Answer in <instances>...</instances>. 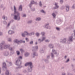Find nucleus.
I'll use <instances>...</instances> for the list:
<instances>
[{"instance_id": "f257e3e1", "label": "nucleus", "mask_w": 75, "mask_h": 75, "mask_svg": "<svg viewBox=\"0 0 75 75\" xmlns=\"http://www.w3.org/2000/svg\"><path fill=\"white\" fill-rule=\"evenodd\" d=\"M13 9L14 13L11 14V16H13V19L15 20L20 21V13L17 11V8L15 6H13Z\"/></svg>"}, {"instance_id": "f03ea898", "label": "nucleus", "mask_w": 75, "mask_h": 75, "mask_svg": "<svg viewBox=\"0 0 75 75\" xmlns=\"http://www.w3.org/2000/svg\"><path fill=\"white\" fill-rule=\"evenodd\" d=\"M5 44H6V42L5 41H2L0 44V49L1 50L8 48L10 47V45H5Z\"/></svg>"}, {"instance_id": "7ed1b4c3", "label": "nucleus", "mask_w": 75, "mask_h": 75, "mask_svg": "<svg viewBox=\"0 0 75 75\" xmlns=\"http://www.w3.org/2000/svg\"><path fill=\"white\" fill-rule=\"evenodd\" d=\"M28 65H29L28 67V72H31L33 71L32 69L33 68V66L32 62H28Z\"/></svg>"}, {"instance_id": "20e7f679", "label": "nucleus", "mask_w": 75, "mask_h": 75, "mask_svg": "<svg viewBox=\"0 0 75 75\" xmlns=\"http://www.w3.org/2000/svg\"><path fill=\"white\" fill-rule=\"evenodd\" d=\"M46 40V37L45 36H42L41 38H39L38 39V41L40 42V43H41L42 42H43L44 41H45Z\"/></svg>"}, {"instance_id": "39448f33", "label": "nucleus", "mask_w": 75, "mask_h": 75, "mask_svg": "<svg viewBox=\"0 0 75 75\" xmlns=\"http://www.w3.org/2000/svg\"><path fill=\"white\" fill-rule=\"evenodd\" d=\"M29 33L26 31H25L23 32V33H22L21 34V35L23 37H25V35L27 36H29Z\"/></svg>"}, {"instance_id": "423d86ee", "label": "nucleus", "mask_w": 75, "mask_h": 75, "mask_svg": "<svg viewBox=\"0 0 75 75\" xmlns=\"http://www.w3.org/2000/svg\"><path fill=\"white\" fill-rule=\"evenodd\" d=\"M22 64V62L19 59H17L15 63V64L16 65H18L20 67Z\"/></svg>"}, {"instance_id": "0eeeda50", "label": "nucleus", "mask_w": 75, "mask_h": 75, "mask_svg": "<svg viewBox=\"0 0 75 75\" xmlns=\"http://www.w3.org/2000/svg\"><path fill=\"white\" fill-rule=\"evenodd\" d=\"M15 43H16L18 44H19L20 43H21L23 42V40H19L18 39H16L13 41Z\"/></svg>"}, {"instance_id": "6e6552de", "label": "nucleus", "mask_w": 75, "mask_h": 75, "mask_svg": "<svg viewBox=\"0 0 75 75\" xmlns=\"http://www.w3.org/2000/svg\"><path fill=\"white\" fill-rule=\"evenodd\" d=\"M50 24L49 23H46L45 25V26H44V27L45 28H46V29H49V30L50 29L51 27V26L49 25Z\"/></svg>"}, {"instance_id": "1a4fd4ad", "label": "nucleus", "mask_w": 75, "mask_h": 75, "mask_svg": "<svg viewBox=\"0 0 75 75\" xmlns=\"http://www.w3.org/2000/svg\"><path fill=\"white\" fill-rule=\"evenodd\" d=\"M67 38H64L63 39H60V42L61 43H63V44H65L67 42Z\"/></svg>"}, {"instance_id": "9d476101", "label": "nucleus", "mask_w": 75, "mask_h": 75, "mask_svg": "<svg viewBox=\"0 0 75 75\" xmlns=\"http://www.w3.org/2000/svg\"><path fill=\"white\" fill-rule=\"evenodd\" d=\"M8 33L9 35H13L15 33V32L12 30H9L8 31Z\"/></svg>"}, {"instance_id": "9b49d317", "label": "nucleus", "mask_w": 75, "mask_h": 75, "mask_svg": "<svg viewBox=\"0 0 75 75\" xmlns=\"http://www.w3.org/2000/svg\"><path fill=\"white\" fill-rule=\"evenodd\" d=\"M38 49V46H36L35 47H32V52H34L35 51V50H37Z\"/></svg>"}, {"instance_id": "f8f14e48", "label": "nucleus", "mask_w": 75, "mask_h": 75, "mask_svg": "<svg viewBox=\"0 0 75 75\" xmlns=\"http://www.w3.org/2000/svg\"><path fill=\"white\" fill-rule=\"evenodd\" d=\"M73 36H70L69 37L68 39V40L69 42H72L73 41Z\"/></svg>"}, {"instance_id": "ddd939ff", "label": "nucleus", "mask_w": 75, "mask_h": 75, "mask_svg": "<svg viewBox=\"0 0 75 75\" xmlns=\"http://www.w3.org/2000/svg\"><path fill=\"white\" fill-rule=\"evenodd\" d=\"M58 4V3H55L54 4L55 6L53 8V9H58L59 7V6Z\"/></svg>"}, {"instance_id": "4468645a", "label": "nucleus", "mask_w": 75, "mask_h": 75, "mask_svg": "<svg viewBox=\"0 0 75 75\" xmlns=\"http://www.w3.org/2000/svg\"><path fill=\"white\" fill-rule=\"evenodd\" d=\"M52 53L53 54H55L57 56H58V55H59V53L57 52V51L54 49L52 50Z\"/></svg>"}, {"instance_id": "2eb2a0df", "label": "nucleus", "mask_w": 75, "mask_h": 75, "mask_svg": "<svg viewBox=\"0 0 75 75\" xmlns=\"http://www.w3.org/2000/svg\"><path fill=\"white\" fill-rule=\"evenodd\" d=\"M33 53L32 54V58H34L35 56H37L38 55V54H37V53L36 52H35V51L33 52Z\"/></svg>"}, {"instance_id": "dca6fc26", "label": "nucleus", "mask_w": 75, "mask_h": 75, "mask_svg": "<svg viewBox=\"0 0 75 75\" xmlns=\"http://www.w3.org/2000/svg\"><path fill=\"white\" fill-rule=\"evenodd\" d=\"M18 10L19 11H23V5L21 4L19 6Z\"/></svg>"}, {"instance_id": "f3484780", "label": "nucleus", "mask_w": 75, "mask_h": 75, "mask_svg": "<svg viewBox=\"0 0 75 75\" xmlns=\"http://www.w3.org/2000/svg\"><path fill=\"white\" fill-rule=\"evenodd\" d=\"M2 69H6L7 68V65H6V63L4 62L2 63Z\"/></svg>"}, {"instance_id": "a211bd4d", "label": "nucleus", "mask_w": 75, "mask_h": 75, "mask_svg": "<svg viewBox=\"0 0 75 75\" xmlns=\"http://www.w3.org/2000/svg\"><path fill=\"white\" fill-rule=\"evenodd\" d=\"M66 11L67 12L69 11V6L68 5H65Z\"/></svg>"}, {"instance_id": "6ab92c4d", "label": "nucleus", "mask_w": 75, "mask_h": 75, "mask_svg": "<svg viewBox=\"0 0 75 75\" xmlns=\"http://www.w3.org/2000/svg\"><path fill=\"white\" fill-rule=\"evenodd\" d=\"M48 46L50 48H54V44L52 43L49 44Z\"/></svg>"}, {"instance_id": "aec40b11", "label": "nucleus", "mask_w": 75, "mask_h": 75, "mask_svg": "<svg viewBox=\"0 0 75 75\" xmlns=\"http://www.w3.org/2000/svg\"><path fill=\"white\" fill-rule=\"evenodd\" d=\"M8 55H9V52L8 51L5 52L4 53V55L6 57L8 56Z\"/></svg>"}, {"instance_id": "412c9836", "label": "nucleus", "mask_w": 75, "mask_h": 75, "mask_svg": "<svg viewBox=\"0 0 75 75\" xmlns=\"http://www.w3.org/2000/svg\"><path fill=\"white\" fill-rule=\"evenodd\" d=\"M30 53L28 52H26L25 53L24 55L25 57H28L30 55Z\"/></svg>"}, {"instance_id": "4be33fe9", "label": "nucleus", "mask_w": 75, "mask_h": 75, "mask_svg": "<svg viewBox=\"0 0 75 75\" xmlns=\"http://www.w3.org/2000/svg\"><path fill=\"white\" fill-rule=\"evenodd\" d=\"M38 5L39 7H42V6H43V5L42 3V1H40L38 3Z\"/></svg>"}, {"instance_id": "5701e85b", "label": "nucleus", "mask_w": 75, "mask_h": 75, "mask_svg": "<svg viewBox=\"0 0 75 75\" xmlns=\"http://www.w3.org/2000/svg\"><path fill=\"white\" fill-rule=\"evenodd\" d=\"M40 54H42L44 52V50L43 48L40 49Z\"/></svg>"}, {"instance_id": "b1692460", "label": "nucleus", "mask_w": 75, "mask_h": 75, "mask_svg": "<svg viewBox=\"0 0 75 75\" xmlns=\"http://www.w3.org/2000/svg\"><path fill=\"white\" fill-rule=\"evenodd\" d=\"M36 21H41V18L40 17H37L35 19Z\"/></svg>"}, {"instance_id": "393cba45", "label": "nucleus", "mask_w": 75, "mask_h": 75, "mask_svg": "<svg viewBox=\"0 0 75 75\" xmlns=\"http://www.w3.org/2000/svg\"><path fill=\"white\" fill-rule=\"evenodd\" d=\"M21 16L23 18H25L27 17V14L25 13H22L21 14Z\"/></svg>"}, {"instance_id": "a878e982", "label": "nucleus", "mask_w": 75, "mask_h": 75, "mask_svg": "<svg viewBox=\"0 0 75 75\" xmlns=\"http://www.w3.org/2000/svg\"><path fill=\"white\" fill-rule=\"evenodd\" d=\"M35 35L37 37H39L40 36V33L39 32H36L35 34Z\"/></svg>"}, {"instance_id": "bb28decb", "label": "nucleus", "mask_w": 75, "mask_h": 75, "mask_svg": "<svg viewBox=\"0 0 75 75\" xmlns=\"http://www.w3.org/2000/svg\"><path fill=\"white\" fill-rule=\"evenodd\" d=\"M22 67V66H21L20 67H16L15 68V69L16 70V71H18V69H20V68H21V67Z\"/></svg>"}, {"instance_id": "cd10ccee", "label": "nucleus", "mask_w": 75, "mask_h": 75, "mask_svg": "<svg viewBox=\"0 0 75 75\" xmlns=\"http://www.w3.org/2000/svg\"><path fill=\"white\" fill-rule=\"evenodd\" d=\"M34 34H35V33L34 32H32L30 33H29V36L32 35H34Z\"/></svg>"}, {"instance_id": "c85d7f7f", "label": "nucleus", "mask_w": 75, "mask_h": 75, "mask_svg": "<svg viewBox=\"0 0 75 75\" xmlns=\"http://www.w3.org/2000/svg\"><path fill=\"white\" fill-rule=\"evenodd\" d=\"M7 41L8 42H12V38H9L7 39Z\"/></svg>"}, {"instance_id": "c756f323", "label": "nucleus", "mask_w": 75, "mask_h": 75, "mask_svg": "<svg viewBox=\"0 0 75 75\" xmlns=\"http://www.w3.org/2000/svg\"><path fill=\"white\" fill-rule=\"evenodd\" d=\"M2 18L4 20H7V17L5 16H3Z\"/></svg>"}, {"instance_id": "7c9ffc66", "label": "nucleus", "mask_w": 75, "mask_h": 75, "mask_svg": "<svg viewBox=\"0 0 75 75\" xmlns=\"http://www.w3.org/2000/svg\"><path fill=\"white\" fill-rule=\"evenodd\" d=\"M52 15L54 18H55V17H56V14H55V13H53Z\"/></svg>"}, {"instance_id": "2f4dec72", "label": "nucleus", "mask_w": 75, "mask_h": 75, "mask_svg": "<svg viewBox=\"0 0 75 75\" xmlns=\"http://www.w3.org/2000/svg\"><path fill=\"white\" fill-rule=\"evenodd\" d=\"M20 51H21V53H23L24 52V50L23 48H20L19 49Z\"/></svg>"}, {"instance_id": "473e14b6", "label": "nucleus", "mask_w": 75, "mask_h": 75, "mask_svg": "<svg viewBox=\"0 0 75 75\" xmlns=\"http://www.w3.org/2000/svg\"><path fill=\"white\" fill-rule=\"evenodd\" d=\"M55 29L56 30H57V31H60V28H59V27H56L55 28Z\"/></svg>"}, {"instance_id": "72a5a7b5", "label": "nucleus", "mask_w": 75, "mask_h": 75, "mask_svg": "<svg viewBox=\"0 0 75 75\" xmlns=\"http://www.w3.org/2000/svg\"><path fill=\"white\" fill-rule=\"evenodd\" d=\"M30 10L32 11H35V9L34 8H30Z\"/></svg>"}, {"instance_id": "f704fd0d", "label": "nucleus", "mask_w": 75, "mask_h": 75, "mask_svg": "<svg viewBox=\"0 0 75 75\" xmlns=\"http://www.w3.org/2000/svg\"><path fill=\"white\" fill-rule=\"evenodd\" d=\"M40 12H41V13H43V14H46V12H45V11L43 10H41Z\"/></svg>"}, {"instance_id": "c9c22d12", "label": "nucleus", "mask_w": 75, "mask_h": 75, "mask_svg": "<svg viewBox=\"0 0 75 75\" xmlns=\"http://www.w3.org/2000/svg\"><path fill=\"white\" fill-rule=\"evenodd\" d=\"M59 2L61 4H62L63 3H64V0H60Z\"/></svg>"}, {"instance_id": "e433bc0d", "label": "nucleus", "mask_w": 75, "mask_h": 75, "mask_svg": "<svg viewBox=\"0 0 75 75\" xmlns=\"http://www.w3.org/2000/svg\"><path fill=\"white\" fill-rule=\"evenodd\" d=\"M16 53L18 55H19L20 54V51L18 50H17L16 51Z\"/></svg>"}, {"instance_id": "4c0bfd02", "label": "nucleus", "mask_w": 75, "mask_h": 75, "mask_svg": "<svg viewBox=\"0 0 75 75\" xmlns=\"http://www.w3.org/2000/svg\"><path fill=\"white\" fill-rule=\"evenodd\" d=\"M71 8L72 9H75V3L73 4L71 7Z\"/></svg>"}, {"instance_id": "58836bf2", "label": "nucleus", "mask_w": 75, "mask_h": 75, "mask_svg": "<svg viewBox=\"0 0 75 75\" xmlns=\"http://www.w3.org/2000/svg\"><path fill=\"white\" fill-rule=\"evenodd\" d=\"M51 57L52 58H54V54L52 52L51 54Z\"/></svg>"}, {"instance_id": "ea45409f", "label": "nucleus", "mask_w": 75, "mask_h": 75, "mask_svg": "<svg viewBox=\"0 0 75 75\" xmlns=\"http://www.w3.org/2000/svg\"><path fill=\"white\" fill-rule=\"evenodd\" d=\"M33 43H34V42H33V41L31 40L29 44L30 45H33Z\"/></svg>"}, {"instance_id": "a19ab883", "label": "nucleus", "mask_w": 75, "mask_h": 75, "mask_svg": "<svg viewBox=\"0 0 75 75\" xmlns=\"http://www.w3.org/2000/svg\"><path fill=\"white\" fill-rule=\"evenodd\" d=\"M23 59V57L21 56H19L18 59H19V60H20L21 59Z\"/></svg>"}, {"instance_id": "79ce46f5", "label": "nucleus", "mask_w": 75, "mask_h": 75, "mask_svg": "<svg viewBox=\"0 0 75 75\" xmlns=\"http://www.w3.org/2000/svg\"><path fill=\"white\" fill-rule=\"evenodd\" d=\"M34 1L32 0L30 1V3L32 4H34Z\"/></svg>"}, {"instance_id": "37998d69", "label": "nucleus", "mask_w": 75, "mask_h": 75, "mask_svg": "<svg viewBox=\"0 0 75 75\" xmlns=\"http://www.w3.org/2000/svg\"><path fill=\"white\" fill-rule=\"evenodd\" d=\"M32 22H33V21L30 20V21H29L28 22V24H31V23H32Z\"/></svg>"}, {"instance_id": "c03bdc74", "label": "nucleus", "mask_w": 75, "mask_h": 75, "mask_svg": "<svg viewBox=\"0 0 75 75\" xmlns=\"http://www.w3.org/2000/svg\"><path fill=\"white\" fill-rule=\"evenodd\" d=\"M11 29L12 30H15L16 29V27L14 26H12L11 28Z\"/></svg>"}, {"instance_id": "a18cd8bd", "label": "nucleus", "mask_w": 75, "mask_h": 75, "mask_svg": "<svg viewBox=\"0 0 75 75\" xmlns=\"http://www.w3.org/2000/svg\"><path fill=\"white\" fill-rule=\"evenodd\" d=\"M41 34L42 35V36H44V35H45V33L44 32H41Z\"/></svg>"}, {"instance_id": "49530a36", "label": "nucleus", "mask_w": 75, "mask_h": 75, "mask_svg": "<svg viewBox=\"0 0 75 75\" xmlns=\"http://www.w3.org/2000/svg\"><path fill=\"white\" fill-rule=\"evenodd\" d=\"M32 5H33V4L31 3H30V4L28 5V6L29 7H30V8H31V7H32Z\"/></svg>"}, {"instance_id": "de8ad7c7", "label": "nucleus", "mask_w": 75, "mask_h": 75, "mask_svg": "<svg viewBox=\"0 0 75 75\" xmlns=\"http://www.w3.org/2000/svg\"><path fill=\"white\" fill-rule=\"evenodd\" d=\"M45 42H50V40L48 39H47L45 40Z\"/></svg>"}, {"instance_id": "09e8293b", "label": "nucleus", "mask_w": 75, "mask_h": 75, "mask_svg": "<svg viewBox=\"0 0 75 75\" xmlns=\"http://www.w3.org/2000/svg\"><path fill=\"white\" fill-rule=\"evenodd\" d=\"M8 48H9V50H10L11 51L13 50V47H10H10H9Z\"/></svg>"}, {"instance_id": "8fccbe9b", "label": "nucleus", "mask_w": 75, "mask_h": 75, "mask_svg": "<svg viewBox=\"0 0 75 75\" xmlns=\"http://www.w3.org/2000/svg\"><path fill=\"white\" fill-rule=\"evenodd\" d=\"M28 65V62H27L24 64L25 67H27Z\"/></svg>"}, {"instance_id": "3c124183", "label": "nucleus", "mask_w": 75, "mask_h": 75, "mask_svg": "<svg viewBox=\"0 0 75 75\" xmlns=\"http://www.w3.org/2000/svg\"><path fill=\"white\" fill-rule=\"evenodd\" d=\"M25 40L26 42H28L29 41V39L28 38H26Z\"/></svg>"}, {"instance_id": "603ef678", "label": "nucleus", "mask_w": 75, "mask_h": 75, "mask_svg": "<svg viewBox=\"0 0 75 75\" xmlns=\"http://www.w3.org/2000/svg\"><path fill=\"white\" fill-rule=\"evenodd\" d=\"M50 55H47V59H50Z\"/></svg>"}, {"instance_id": "864d4df0", "label": "nucleus", "mask_w": 75, "mask_h": 75, "mask_svg": "<svg viewBox=\"0 0 75 75\" xmlns=\"http://www.w3.org/2000/svg\"><path fill=\"white\" fill-rule=\"evenodd\" d=\"M3 35V33L2 32H0V36H2Z\"/></svg>"}, {"instance_id": "5fc2aeb1", "label": "nucleus", "mask_w": 75, "mask_h": 75, "mask_svg": "<svg viewBox=\"0 0 75 75\" xmlns=\"http://www.w3.org/2000/svg\"><path fill=\"white\" fill-rule=\"evenodd\" d=\"M67 75H73V74L69 72H67Z\"/></svg>"}, {"instance_id": "6e6d98bb", "label": "nucleus", "mask_w": 75, "mask_h": 75, "mask_svg": "<svg viewBox=\"0 0 75 75\" xmlns=\"http://www.w3.org/2000/svg\"><path fill=\"white\" fill-rule=\"evenodd\" d=\"M10 23H8V25L7 26V27H10Z\"/></svg>"}, {"instance_id": "4d7b16f0", "label": "nucleus", "mask_w": 75, "mask_h": 75, "mask_svg": "<svg viewBox=\"0 0 75 75\" xmlns=\"http://www.w3.org/2000/svg\"><path fill=\"white\" fill-rule=\"evenodd\" d=\"M69 61V59H68L65 62L66 63H67V62H68Z\"/></svg>"}, {"instance_id": "13d9d810", "label": "nucleus", "mask_w": 75, "mask_h": 75, "mask_svg": "<svg viewBox=\"0 0 75 75\" xmlns=\"http://www.w3.org/2000/svg\"><path fill=\"white\" fill-rule=\"evenodd\" d=\"M44 61L48 63V60H47L46 59H45L44 60Z\"/></svg>"}, {"instance_id": "bf43d9fd", "label": "nucleus", "mask_w": 75, "mask_h": 75, "mask_svg": "<svg viewBox=\"0 0 75 75\" xmlns=\"http://www.w3.org/2000/svg\"><path fill=\"white\" fill-rule=\"evenodd\" d=\"M4 24L5 25H6L7 24V22H6V21H4Z\"/></svg>"}, {"instance_id": "052dcab7", "label": "nucleus", "mask_w": 75, "mask_h": 75, "mask_svg": "<svg viewBox=\"0 0 75 75\" xmlns=\"http://www.w3.org/2000/svg\"><path fill=\"white\" fill-rule=\"evenodd\" d=\"M67 56L65 55V56H64V59H67Z\"/></svg>"}, {"instance_id": "680f3d73", "label": "nucleus", "mask_w": 75, "mask_h": 75, "mask_svg": "<svg viewBox=\"0 0 75 75\" xmlns=\"http://www.w3.org/2000/svg\"><path fill=\"white\" fill-rule=\"evenodd\" d=\"M54 13L55 14H57L58 13V12L57 11H55L53 13Z\"/></svg>"}, {"instance_id": "e2e57ef3", "label": "nucleus", "mask_w": 75, "mask_h": 75, "mask_svg": "<svg viewBox=\"0 0 75 75\" xmlns=\"http://www.w3.org/2000/svg\"><path fill=\"white\" fill-rule=\"evenodd\" d=\"M37 2L36 1V2H34V4H37Z\"/></svg>"}, {"instance_id": "0e129e2a", "label": "nucleus", "mask_w": 75, "mask_h": 75, "mask_svg": "<svg viewBox=\"0 0 75 75\" xmlns=\"http://www.w3.org/2000/svg\"><path fill=\"white\" fill-rule=\"evenodd\" d=\"M62 75H66V73H63L62 74Z\"/></svg>"}, {"instance_id": "69168bd1", "label": "nucleus", "mask_w": 75, "mask_h": 75, "mask_svg": "<svg viewBox=\"0 0 75 75\" xmlns=\"http://www.w3.org/2000/svg\"><path fill=\"white\" fill-rule=\"evenodd\" d=\"M9 64L10 65H12V63L11 62H9Z\"/></svg>"}, {"instance_id": "338daca9", "label": "nucleus", "mask_w": 75, "mask_h": 75, "mask_svg": "<svg viewBox=\"0 0 75 75\" xmlns=\"http://www.w3.org/2000/svg\"><path fill=\"white\" fill-rule=\"evenodd\" d=\"M1 72V67H0V74Z\"/></svg>"}, {"instance_id": "774afa93", "label": "nucleus", "mask_w": 75, "mask_h": 75, "mask_svg": "<svg viewBox=\"0 0 75 75\" xmlns=\"http://www.w3.org/2000/svg\"><path fill=\"white\" fill-rule=\"evenodd\" d=\"M23 72H27V71L26 70H24L23 71Z\"/></svg>"}]
</instances>
